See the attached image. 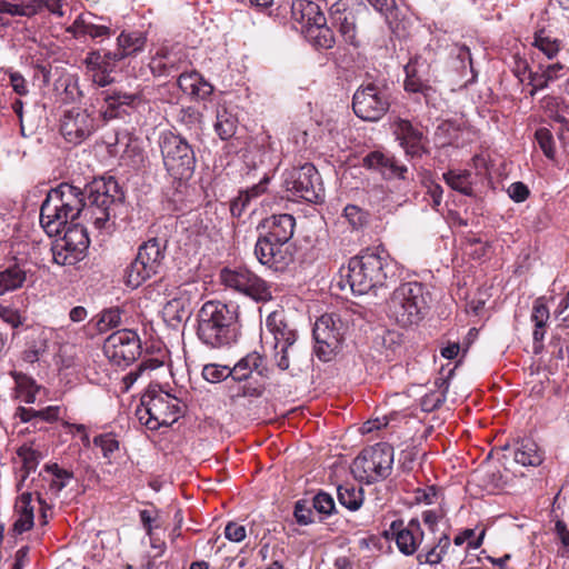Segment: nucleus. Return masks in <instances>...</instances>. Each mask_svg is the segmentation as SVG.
Returning <instances> with one entry per match:
<instances>
[{
	"label": "nucleus",
	"mask_w": 569,
	"mask_h": 569,
	"mask_svg": "<svg viewBox=\"0 0 569 569\" xmlns=\"http://www.w3.org/2000/svg\"><path fill=\"white\" fill-rule=\"evenodd\" d=\"M295 227L296 220L291 214H273L262 221L261 228L266 230V232L259 237L273 240L276 242L280 241L290 243L295 232Z\"/></svg>",
	"instance_id": "obj_22"
},
{
	"label": "nucleus",
	"mask_w": 569,
	"mask_h": 569,
	"mask_svg": "<svg viewBox=\"0 0 569 569\" xmlns=\"http://www.w3.org/2000/svg\"><path fill=\"white\" fill-rule=\"evenodd\" d=\"M442 550H439L438 547H432L428 551L419 552L417 555V561L420 565L428 563V565H437L442 560Z\"/></svg>",
	"instance_id": "obj_57"
},
{
	"label": "nucleus",
	"mask_w": 569,
	"mask_h": 569,
	"mask_svg": "<svg viewBox=\"0 0 569 569\" xmlns=\"http://www.w3.org/2000/svg\"><path fill=\"white\" fill-rule=\"evenodd\" d=\"M0 74L3 77L8 74L10 86L12 87L13 91L19 96H26L28 94V86L26 79L19 73V72H2L0 71Z\"/></svg>",
	"instance_id": "obj_54"
},
{
	"label": "nucleus",
	"mask_w": 569,
	"mask_h": 569,
	"mask_svg": "<svg viewBox=\"0 0 569 569\" xmlns=\"http://www.w3.org/2000/svg\"><path fill=\"white\" fill-rule=\"evenodd\" d=\"M224 537L232 542H241L247 537V531L244 526L230 521L227 523L224 528Z\"/></svg>",
	"instance_id": "obj_53"
},
{
	"label": "nucleus",
	"mask_w": 569,
	"mask_h": 569,
	"mask_svg": "<svg viewBox=\"0 0 569 569\" xmlns=\"http://www.w3.org/2000/svg\"><path fill=\"white\" fill-rule=\"evenodd\" d=\"M445 513L441 509L426 510L421 517L423 522L429 527L430 530H435L438 522L443 518Z\"/></svg>",
	"instance_id": "obj_63"
},
{
	"label": "nucleus",
	"mask_w": 569,
	"mask_h": 569,
	"mask_svg": "<svg viewBox=\"0 0 569 569\" xmlns=\"http://www.w3.org/2000/svg\"><path fill=\"white\" fill-rule=\"evenodd\" d=\"M177 84L184 93L200 99H206L213 91V87L197 71L182 72Z\"/></svg>",
	"instance_id": "obj_29"
},
{
	"label": "nucleus",
	"mask_w": 569,
	"mask_h": 569,
	"mask_svg": "<svg viewBox=\"0 0 569 569\" xmlns=\"http://www.w3.org/2000/svg\"><path fill=\"white\" fill-rule=\"evenodd\" d=\"M540 106L542 110L555 121L561 124L567 123V119L559 112L561 101L558 98L546 96L541 99Z\"/></svg>",
	"instance_id": "obj_49"
},
{
	"label": "nucleus",
	"mask_w": 569,
	"mask_h": 569,
	"mask_svg": "<svg viewBox=\"0 0 569 569\" xmlns=\"http://www.w3.org/2000/svg\"><path fill=\"white\" fill-rule=\"evenodd\" d=\"M44 472L49 476V491L58 495L73 479V472L59 467L57 463L47 465Z\"/></svg>",
	"instance_id": "obj_38"
},
{
	"label": "nucleus",
	"mask_w": 569,
	"mask_h": 569,
	"mask_svg": "<svg viewBox=\"0 0 569 569\" xmlns=\"http://www.w3.org/2000/svg\"><path fill=\"white\" fill-rule=\"evenodd\" d=\"M112 33V30L108 26L96 24L86 20V36H89L92 39H98L109 38Z\"/></svg>",
	"instance_id": "obj_56"
},
{
	"label": "nucleus",
	"mask_w": 569,
	"mask_h": 569,
	"mask_svg": "<svg viewBox=\"0 0 569 569\" xmlns=\"http://www.w3.org/2000/svg\"><path fill=\"white\" fill-rule=\"evenodd\" d=\"M315 352L322 361H330L341 349L345 338V323L338 315L320 316L313 327Z\"/></svg>",
	"instance_id": "obj_13"
},
{
	"label": "nucleus",
	"mask_w": 569,
	"mask_h": 569,
	"mask_svg": "<svg viewBox=\"0 0 569 569\" xmlns=\"http://www.w3.org/2000/svg\"><path fill=\"white\" fill-rule=\"evenodd\" d=\"M485 532L482 531L481 535L475 539L471 540L475 537V530L473 529H466L461 533L455 537L453 542L457 546L463 545L466 541H468V545L470 548H479L482 543Z\"/></svg>",
	"instance_id": "obj_55"
},
{
	"label": "nucleus",
	"mask_w": 569,
	"mask_h": 569,
	"mask_svg": "<svg viewBox=\"0 0 569 569\" xmlns=\"http://www.w3.org/2000/svg\"><path fill=\"white\" fill-rule=\"evenodd\" d=\"M103 352L113 365L127 367L141 355L140 338L132 330H118L106 339Z\"/></svg>",
	"instance_id": "obj_15"
},
{
	"label": "nucleus",
	"mask_w": 569,
	"mask_h": 569,
	"mask_svg": "<svg viewBox=\"0 0 569 569\" xmlns=\"http://www.w3.org/2000/svg\"><path fill=\"white\" fill-rule=\"evenodd\" d=\"M391 159L392 157L386 156L380 151H372L363 158V166L378 170L385 177Z\"/></svg>",
	"instance_id": "obj_47"
},
{
	"label": "nucleus",
	"mask_w": 569,
	"mask_h": 569,
	"mask_svg": "<svg viewBox=\"0 0 569 569\" xmlns=\"http://www.w3.org/2000/svg\"><path fill=\"white\" fill-rule=\"evenodd\" d=\"M396 134L407 154L421 156L425 151L423 133L409 120L399 119L396 122Z\"/></svg>",
	"instance_id": "obj_23"
},
{
	"label": "nucleus",
	"mask_w": 569,
	"mask_h": 569,
	"mask_svg": "<svg viewBox=\"0 0 569 569\" xmlns=\"http://www.w3.org/2000/svg\"><path fill=\"white\" fill-rule=\"evenodd\" d=\"M87 250L84 247L67 244L61 240L57 241L51 249L52 259L59 266H74L86 257Z\"/></svg>",
	"instance_id": "obj_33"
},
{
	"label": "nucleus",
	"mask_w": 569,
	"mask_h": 569,
	"mask_svg": "<svg viewBox=\"0 0 569 569\" xmlns=\"http://www.w3.org/2000/svg\"><path fill=\"white\" fill-rule=\"evenodd\" d=\"M258 261L274 271H284L295 260L292 243L276 242L259 237L254 246Z\"/></svg>",
	"instance_id": "obj_18"
},
{
	"label": "nucleus",
	"mask_w": 569,
	"mask_h": 569,
	"mask_svg": "<svg viewBox=\"0 0 569 569\" xmlns=\"http://www.w3.org/2000/svg\"><path fill=\"white\" fill-rule=\"evenodd\" d=\"M388 170L385 174V178L392 179H406V173L408 171L406 166L399 164V162L392 157L390 163L388 164Z\"/></svg>",
	"instance_id": "obj_62"
},
{
	"label": "nucleus",
	"mask_w": 569,
	"mask_h": 569,
	"mask_svg": "<svg viewBox=\"0 0 569 569\" xmlns=\"http://www.w3.org/2000/svg\"><path fill=\"white\" fill-rule=\"evenodd\" d=\"M63 6V0H41L42 10H48L57 18H62L64 16Z\"/></svg>",
	"instance_id": "obj_61"
},
{
	"label": "nucleus",
	"mask_w": 569,
	"mask_h": 569,
	"mask_svg": "<svg viewBox=\"0 0 569 569\" xmlns=\"http://www.w3.org/2000/svg\"><path fill=\"white\" fill-rule=\"evenodd\" d=\"M32 495L30 492H23L16 501L14 509L17 513L26 516H33V507L31 506Z\"/></svg>",
	"instance_id": "obj_60"
},
{
	"label": "nucleus",
	"mask_w": 569,
	"mask_h": 569,
	"mask_svg": "<svg viewBox=\"0 0 569 569\" xmlns=\"http://www.w3.org/2000/svg\"><path fill=\"white\" fill-rule=\"evenodd\" d=\"M91 322H94L97 331L103 333L117 328L121 323V311L119 308H109L97 315Z\"/></svg>",
	"instance_id": "obj_42"
},
{
	"label": "nucleus",
	"mask_w": 569,
	"mask_h": 569,
	"mask_svg": "<svg viewBox=\"0 0 569 569\" xmlns=\"http://www.w3.org/2000/svg\"><path fill=\"white\" fill-rule=\"evenodd\" d=\"M395 450L392 446L380 442L365 448L353 460L352 472L367 483L388 478L392 470Z\"/></svg>",
	"instance_id": "obj_11"
},
{
	"label": "nucleus",
	"mask_w": 569,
	"mask_h": 569,
	"mask_svg": "<svg viewBox=\"0 0 569 569\" xmlns=\"http://www.w3.org/2000/svg\"><path fill=\"white\" fill-rule=\"evenodd\" d=\"M93 445L100 448L106 459L111 460L113 453L119 450L120 443L114 433L107 432L96 436L93 438Z\"/></svg>",
	"instance_id": "obj_43"
},
{
	"label": "nucleus",
	"mask_w": 569,
	"mask_h": 569,
	"mask_svg": "<svg viewBox=\"0 0 569 569\" xmlns=\"http://www.w3.org/2000/svg\"><path fill=\"white\" fill-rule=\"evenodd\" d=\"M167 246L168 239L166 237L149 238L139 247L137 257L159 273L166 257Z\"/></svg>",
	"instance_id": "obj_25"
},
{
	"label": "nucleus",
	"mask_w": 569,
	"mask_h": 569,
	"mask_svg": "<svg viewBox=\"0 0 569 569\" xmlns=\"http://www.w3.org/2000/svg\"><path fill=\"white\" fill-rule=\"evenodd\" d=\"M103 101L106 102V109L101 111L104 120L116 118L118 116V108L122 106L136 107L140 104L143 99L141 92H122V91H103Z\"/></svg>",
	"instance_id": "obj_26"
},
{
	"label": "nucleus",
	"mask_w": 569,
	"mask_h": 569,
	"mask_svg": "<svg viewBox=\"0 0 569 569\" xmlns=\"http://www.w3.org/2000/svg\"><path fill=\"white\" fill-rule=\"evenodd\" d=\"M237 124L238 119L233 113L228 111L226 107L218 108L214 130L220 139L228 140L233 137L237 131Z\"/></svg>",
	"instance_id": "obj_39"
},
{
	"label": "nucleus",
	"mask_w": 569,
	"mask_h": 569,
	"mask_svg": "<svg viewBox=\"0 0 569 569\" xmlns=\"http://www.w3.org/2000/svg\"><path fill=\"white\" fill-rule=\"evenodd\" d=\"M266 333L273 338L277 367L282 371L287 370L290 366L289 353L293 351L297 332L289 326L283 310H276L267 317L266 331H262V337L267 338Z\"/></svg>",
	"instance_id": "obj_14"
},
{
	"label": "nucleus",
	"mask_w": 569,
	"mask_h": 569,
	"mask_svg": "<svg viewBox=\"0 0 569 569\" xmlns=\"http://www.w3.org/2000/svg\"><path fill=\"white\" fill-rule=\"evenodd\" d=\"M550 318L546 297H539L533 301L530 320L533 323L532 339L533 352L540 353L543 349V340L547 333V323Z\"/></svg>",
	"instance_id": "obj_24"
},
{
	"label": "nucleus",
	"mask_w": 569,
	"mask_h": 569,
	"mask_svg": "<svg viewBox=\"0 0 569 569\" xmlns=\"http://www.w3.org/2000/svg\"><path fill=\"white\" fill-rule=\"evenodd\" d=\"M391 106V91L386 80H365L352 97V110L363 121L376 122Z\"/></svg>",
	"instance_id": "obj_8"
},
{
	"label": "nucleus",
	"mask_w": 569,
	"mask_h": 569,
	"mask_svg": "<svg viewBox=\"0 0 569 569\" xmlns=\"http://www.w3.org/2000/svg\"><path fill=\"white\" fill-rule=\"evenodd\" d=\"M60 131L68 142L78 144L94 131V120L87 110L72 108L64 112Z\"/></svg>",
	"instance_id": "obj_20"
},
{
	"label": "nucleus",
	"mask_w": 569,
	"mask_h": 569,
	"mask_svg": "<svg viewBox=\"0 0 569 569\" xmlns=\"http://www.w3.org/2000/svg\"><path fill=\"white\" fill-rule=\"evenodd\" d=\"M513 459L521 466L537 467L542 463L543 453L532 439L526 438L517 442Z\"/></svg>",
	"instance_id": "obj_32"
},
{
	"label": "nucleus",
	"mask_w": 569,
	"mask_h": 569,
	"mask_svg": "<svg viewBox=\"0 0 569 569\" xmlns=\"http://www.w3.org/2000/svg\"><path fill=\"white\" fill-rule=\"evenodd\" d=\"M561 40L552 31L540 29L535 32L532 46L541 51L547 58L552 59L561 49Z\"/></svg>",
	"instance_id": "obj_37"
},
{
	"label": "nucleus",
	"mask_w": 569,
	"mask_h": 569,
	"mask_svg": "<svg viewBox=\"0 0 569 569\" xmlns=\"http://www.w3.org/2000/svg\"><path fill=\"white\" fill-rule=\"evenodd\" d=\"M163 166L168 173L178 180H188L196 168V153L192 146L180 134L167 131L159 141Z\"/></svg>",
	"instance_id": "obj_10"
},
{
	"label": "nucleus",
	"mask_w": 569,
	"mask_h": 569,
	"mask_svg": "<svg viewBox=\"0 0 569 569\" xmlns=\"http://www.w3.org/2000/svg\"><path fill=\"white\" fill-rule=\"evenodd\" d=\"M431 63L423 54H417L405 67V90L421 93L427 104L435 99L436 89L429 84Z\"/></svg>",
	"instance_id": "obj_17"
},
{
	"label": "nucleus",
	"mask_w": 569,
	"mask_h": 569,
	"mask_svg": "<svg viewBox=\"0 0 569 569\" xmlns=\"http://www.w3.org/2000/svg\"><path fill=\"white\" fill-rule=\"evenodd\" d=\"M312 507L317 512L328 517L336 510L333 498L323 491L318 492L312 499Z\"/></svg>",
	"instance_id": "obj_50"
},
{
	"label": "nucleus",
	"mask_w": 569,
	"mask_h": 569,
	"mask_svg": "<svg viewBox=\"0 0 569 569\" xmlns=\"http://www.w3.org/2000/svg\"><path fill=\"white\" fill-rule=\"evenodd\" d=\"M332 24L343 40L359 47L370 11L361 0H338L330 9Z\"/></svg>",
	"instance_id": "obj_9"
},
{
	"label": "nucleus",
	"mask_w": 569,
	"mask_h": 569,
	"mask_svg": "<svg viewBox=\"0 0 569 569\" xmlns=\"http://www.w3.org/2000/svg\"><path fill=\"white\" fill-rule=\"evenodd\" d=\"M292 20L300 24V30L308 42L319 49H330L336 39L328 27L320 6L312 0H293L291 3Z\"/></svg>",
	"instance_id": "obj_6"
},
{
	"label": "nucleus",
	"mask_w": 569,
	"mask_h": 569,
	"mask_svg": "<svg viewBox=\"0 0 569 569\" xmlns=\"http://www.w3.org/2000/svg\"><path fill=\"white\" fill-rule=\"evenodd\" d=\"M395 276V263L382 247L367 248L348 263L347 279L353 293L365 295Z\"/></svg>",
	"instance_id": "obj_2"
},
{
	"label": "nucleus",
	"mask_w": 569,
	"mask_h": 569,
	"mask_svg": "<svg viewBox=\"0 0 569 569\" xmlns=\"http://www.w3.org/2000/svg\"><path fill=\"white\" fill-rule=\"evenodd\" d=\"M184 63L183 54L176 52L173 48L162 46L151 56L148 66L154 77H168L181 70Z\"/></svg>",
	"instance_id": "obj_21"
},
{
	"label": "nucleus",
	"mask_w": 569,
	"mask_h": 569,
	"mask_svg": "<svg viewBox=\"0 0 569 569\" xmlns=\"http://www.w3.org/2000/svg\"><path fill=\"white\" fill-rule=\"evenodd\" d=\"M535 138L548 159H553L556 154L555 141L552 133L547 128H539L535 133Z\"/></svg>",
	"instance_id": "obj_48"
},
{
	"label": "nucleus",
	"mask_w": 569,
	"mask_h": 569,
	"mask_svg": "<svg viewBox=\"0 0 569 569\" xmlns=\"http://www.w3.org/2000/svg\"><path fill=\"white\" fill-rule=\"evenodd\" d=\"M18 456L22 460V471H23L22 479L18 483V489L20 490L23 485V481L29 476V473L36 470V468L38 466V457L39 456L36 450H33L29 447H21L18 450Z\"/></svg>",
	"instance_id": "obj_44"
},
{
	"label": "nucleus",
	"mask_w": 569,
	"mask_h": 569,
	"mask_svg": "<svg viewBox=\"0 0 569 569\" xmlns=\"http://www.w3.org/2000/svg\"><path fill=\"white\" fill-rule=\"evenodd\" d=\"M221 281L226 287L242 292L256 301L266 302L272 299L271 286L248 269H223Z\"/></svg>",
	"instance_id": "obj_16"
},
{
	"label": "nucleus",
	"mask_w": 569,
	"mask_h": 569,
	"mask_svg": "<svg viewBox=\"0 0 569 569\" xmlns=\"http://www.w3.org/2000/svg\"><path fill=\"white\" fill-rule=\"evenodd\" d=\"M427 296L421 282L400 283L386 302L388 317L403 328L418 325L428 309Z\"/></svg>",
	"instance_id": "obj_5"
},
{
	"label": "nucleus",
	"mask_w": 569,
	"mask_h": 569,
	"mask_svg": "<svg viewBox=\"0 0 569 569\" xmlns=\"http://www.w3.org/2000/svg\"><path fill=\"white\" fill-rule=\"evenodd\" d=\"M343 217L353 229L362 228L369 220V213L356 204L346 206Z\"/></svg>",
	"instance_id": "obj_45"
},
{
	"label": "nucleus",
	"mask_w": 569,
	"mask_h": 569,
	"mask_svg": "<svg viewBox=\"0 0 569 569\" xmlns=\"http://www.w3.org/2000/svg\"><path fill=\"white\" fill-rule=\"evenodd\" d=\"M239 308L220 300L206 301L197 313L198 339L211 349L237 342L240 336Z\"/></svg>",
	"instance_id": "obj_1"
},
{
	"label": "nucleus",
	"mask_w": 569,
	"mask_h": 569,
	"mask_svg": "<svg viewBox=\"0 0 569 569\" xmlns=\"http://www.w3.org/2000/svg\"><path fill=\"white\" fill-rule=\"evenodd\" d=\"M122 61L120 53L113 51H90L86 59L84 64L88 70H100L102 73L114 72L118 63Z\"/></svg>",
	"instance_id": "obj_31"
},
{
	"label": "nucleus",
	"mask_w": 569,
	"mask_h": 569,
	"mask_svg": "<svg viewBox=\"0 0 569 569\" xmlns=\"http://www.w3.org/2000/svg\"><path fill=\"white\" fill-rule=\"evenodd\" d=\"M147 34L139 30H122L117 37V53H120L122 60L134 57L142 52L147 46Z\"/></svg>",
	"instance_id": "obj_27"
},
{
	"label": "nucleus",
	"mask_w": 569,
	"mask_h": 569,
	"mask_svg": "<svg viewBox=\"0 0 569 569\" xmlns=\"http://www.w3.org/2000/svg\"><path fill=\"white\" fill-rule=\"evenodd\" d=\"M389 535L405 556L415 555L423 540V531L417 518L411 519L406 526L401 519L392 521L389 530L386 531L387 538Z\"/></svg>",
	"instance_id": "obj_19"
},
{
	"label": "nucleus",
	"mask_w": 569,
	"mask_h": 569,
	"mask_svg": "<svg viewBox=\"0 0 569 569\" xmlns=\"http://www.w3.org/2000/svg\"><path fill=\"white\" fill-rule=\"evenodd\" d=\"M158 274L154 269H151L139 257L127 267L124 273L126 284L131 288H138L152 276Z\"/></svg>",
	"instance_id": "obj_36"
},
{
	"label": "nucleus",
	"mask_w": 569,
	"mask_h": 569,
	"mask_svg": "<svg viewBox=\"0 0 569 569\" xmlns=\"http://www.w3.org/2000/svg\"><path fill=\"white\" fill-rule=\"evenodd\" d=\"M232 369V379L243 381L250 378L253 371L261 377L268 376V368L264 366V358L257 351L241 358Z\"/></svg>",
	"instance_id": "obj_28"
},
{
	"label": "nucleus",
	"mask_w": 569,
	"mask_h": 569,
	"mask_svg": "<svg viewBox=\"0 0 569 569\" xmlns=\"http://www.w3.org/2000/svg\"><path fill=\"white\" fill-rule=\"evenodd\" d=\"M509 197L516 202H523L530 194L528 187L522 182H513L508 188Z\"/></svg>",
	"instance_id": "obj_58"
},
{
	"label": "nucleus",
	"mask_w": 569,
	"mask_h": 569,
	"mask_svg": "<svg viewBox=\"0 0 569 569\" xmlns=\"http://www.w3.org/2000/svg\"><path fill=\"white\" fill-rule=\"evenodd\" d=\"M565 74V66L562 63H552L546 68H539V71L529 72L528 84L531 87L530 96L533 97L538 90L545 89L550 82L559 79Z\"/></svg>",
	"instance_id": "obj_30"
},
{
	"label": "nucleus",
	"mask_w": 569,
	"mask_h": 569,
	"mask_svg": "<svg viewBox=\"0 0 569 569\" xmlns=\"http://www.w3.org/2000/svg\"><path fill=\"white\" fill-rule=\"evenodd\" d=\"M0 318L13 328L21 323L19 312L9 307H0Z\"/></svg>",
	"instance_id": "obj_64"
},
{
	"label": "nucleus",
	"mask_w": 569,
	"mask_h": 569,
	"mask_svg": "<svg viewBox=\"0 0 569 569\" xmlns=\"http://www.w3.org/2000/svg\"><path fill=\"white\" fill-rule=\"evenodd\" d=\"M283 187L288 197L308 202H318L323 189L318 170L312 163H305L284 172Z\"/></svg>",
	"instance_id": "obj_12"
},
{
	"label": "nucleus",
	"mask_w": 569,
	"mask_h": 569,
	"mask_svg": "<svg viewBox=\"0 0 569 569\" xmlns=\"http://www.w3.org/2000/svg\"><path fill=\"white\" fill-rule=\"evenodd\" d=\"M182 413V402L163 390L149 389L141 398V407L137 410L142 425L150 430L169 427Z\"/></svg>",
	"instance_id": "obj_7"
},
{
	"label": "nucleus",
	"mask_w": 569,
	"mask_h": 569,
	"mask_svg": "<svg viewBox=\"0 0 569 569\" xmlns=\"http://www.w3.org/2000/svg\"><path fill=\"white\" fill-rule=\"evenodd\" d=\"M84 196L80 188L67 182L51 189L40 208V223L50 236H58L69 223L80 218Z\"/></svg>",
	"instance_id": "obj_3"
},
{
	"label": "nucleus",
	"mask_w": 569,
	"mask_h": 569,
	"mask_svg": "<svg viewBox=\"0 0 569 569\" xmlns=\"http://www.w3.org/2000/svg\"><path fill=\"white\" fill-rule=\"evenodd\" d=\"M229 376L232 377V369L228 366L209 363L202 369V377L211 383L220 382Z\"/></svg>",
	"instance_id": "obj_46"
},
{
	"label": "nucleus",
	"mask_w": 569,
	"mask_h": 569,
	"mask_svg": "<svg viewBox=\"0 0 569 569\" xmlns=\"http://www.w3.org/2000/svg\"><path fill=\"white\" fill-rule=\"evenodd\" d=\"M269 180V177L264 176L259 183L253 184L244 191H241L240 194L247 198V202L250 203L251 199H254L266 192Z\"/></svg>",
	"instance_id": "obj_59"
},
{
	"label": "nucleus",
	"mask_w": 569,
	"mask_h": 569,
	"mask_svg": "<svg viewBox=\"0 0 569 569\" xmlns=\"http://www.w3.org/2000/svg\"><path fill=\"white\" fill-rule=\"evenodd\" d=\"M339 502L349 510H358L363 502V492L361 488L343 485L337 489Z\"/></svg>",
	"instance_id": "obj_41"
},
{
	"label": "nucleus",
	"mask_w": 569,
	"mask_h": 569,
	"mask_svg": "<svg viewBox=\"0 0 569 569\" xmlns=\"http://www.w3.org/2000/svg\"><path fill=\"white\" fill-rule=\"evenodd\" d=\"M293 515L297 522L302 526L310 525L315 521L312 517L313 512L305 500H298L296 502Z\"/></svg>",
	"instance_id": "obj_51"
},
{
	"label": "nucleus",
	"mask_w": 569,
	"mask_h": 569,
	"mask_svg": "<svg viewBox=\"0 0 569 569\" xmlns=\"http://www.w3.org/2000/svg\"><path fill=\"white\" fill-rule=\"evenodd\" d=\"M64 234L61 241L67 244L80 246L88 249L90 240L87 228L81 223L74 221L69 222L63 229Z\"/></svg>",
	"instance_id": "obj_40"
},
{
	"label": "nucleus",
	"mask_w": 569,
	"mask_h": 569,
	"mask_svg": "<svg viewBox=\"0 0 569 569\" xmlns=\"http://www.w3.org/2000/svg\"><path fill=\"white\" fill-rule=\"evenodd\" d=\"M472 173L466 169H449L442 174L445 182L455 191L465 196H472Z\"/></svg>",
	"instance_id": "obj_35"
},
{
	"label": "nucleus",
	"mask_w": 569,
	"mask_h": 569,
	"mask_svg": "<svg viewBox=\"0 0 569 569\" xmlns=\"http://www.w3.org/2000/svg\"><path fill=\"white\" fill-rule=\"evenodd\" d=\"M87 192L80 218L99 231L111 232L114 227L112 219L123 202L118 183L111 178L108 181H96L87 188Z\"/></svg>",
	"instance_id": "obj_4"
},
{
	"label": "nucleus",
	"mask_w": 569,
	"mask_h": 569,
	"mask_svg": "<svg viewBox=\"0 0 569 569\" xmlns=\"http://www.w3.org/2000/svg\"><path fill=\"white\" fill-rule=\"evenodd\" d=\"M17 383L22 392L23 401L27 403H33L38 391V387L34 381L23 376L21 379L17 378Z\"/></svg>",
	"instance_id": "obj_52"
},
{
	"label": "nucleus",
	"mask_w": 569,
	"mask_h": 569,
	"mask_svg": "<svg viewBox=\"0 0 569 569\" xmlns=\"http://www.w3.org/2000/svg\"><path fill=\"white\" fill-rule=\"evenodd\" d=\"M26 279L27 272L18 263L0 268V296L21 288Z\"/></svg>",
	"instance_id": "obj_34"
}]
</instances>
